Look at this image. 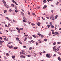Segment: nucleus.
<instances>
[{
    "label": "nucleus",
    "instance_id": "8fccbe9b",
    "mask_svg": "<svg viewBox=\"0 0 61 61\" xmlns=\"http://www.w3.org/2000/svg\"><path fill=\"white\" fill-rule=\"evenodd\" d=\"M39 43H41V41H40V40H39Z\"/></svg>",
    "mask_w": 61,
    "mask_h": 61
},
{
    "label": "nucleus",
    "instance_id": "7ed1b4c3",
    "mask_svg": "<svg viewBox=\"0 0 61 61\" xmlns=\"http://www.w3.org/2000/svg\"><path fill=\"white\" fill-rule=\"evenodd\" d=\"M2 2L4 3V4L5 5H5L6 4V2L5 0H3Z\"/></svg>",
    "mask_w": 61,
    "mask_h": 61
},
{
    "label": "nucleus",
    "instance_id": "393cba45",
    "mask_svg": "<svg viewBox=\"0 0 61 61\" xmlns=\"http://www.w3.org/2000/svg\"><path fill=\"white\" fill-rule=\"evenodd\" d=\"M32 49V47H30L29 48V50H31Z\"/></svg>",
    "mask_w": 61,
    "mask_h": 61
},
{
    "label": "nucleus",
    "instance_id": "aec40b11",
    "mask_svg": "<svg viewBox=\"0 0 61 61\" xmlns=\"http://www.w3.org/2000/svg\"><path fill=\"white\" fill-rule=\"evenodd\" d=\"M11 6H12L13 7H14V5L13 4H11Z\"/></svg>",
    "mask_w": 61,
    "mask_h": 61
},
{
    "label": "nucleus",
    "instance_id": "6e6d98bb",
    "mask_svg": "<svg viewBox=\"0 0 61 61\" xmlns=\"http://www.w3.org/2000/svg\"><path fill=\"white\" fill-rule=\"evenodd\" d=\"M5 18H6V19H9V18L8 17H5Z\"/></svg>",
    "mask_w": 61,
    "mask_h": 61
},
{
    "label": "nucleus",
    "instance_id": "58836bf2",
    "mask_svg": "<svg viewBox=\"0 0 61 61\" xmlns=\"http://www.w3.org/2000/svg\"><path fill=\"white\" fill-rule=\"evenodd\" d=\"M47 26H48V28H49V27H50V25H48Z\"/></svg>",
    "mask_w": 61,
    "mask_h": 61
},
{
    "label": "nucleus",
    "instance_id": "6ab92c4d",
    "mask_svg": "<svg viewBox=\"0 0 61 61\" xmlns=\"http://www.w3.org/2000/svg\"><path fill=\"white\" fill-rule=\"evenodd\" d=\"M47 39H44V41H45V42H46V41H47Z\"/></svg>",
    "mask_w": 61,
    "mask_h": 61
},
{
    "label": "nucleus",
    "instance_id": "052dcab7",
    "mask_svg": "<svg viewBox=\"0 0 61 61\" xmlns=\"http://www.w3.org/2000/svg\"><path fill=\"white\" fill-rule=\"evenodd\" d=\"M49 1H51V2H52V1H53V0H49Z\"/></svg>",
    "mask_w": 61,
    "mask_h": 61
},
{
    "label": "nucleus",
    "instance_id": "4d7b16f0",
    "mask_svg": "<svg viewBox=\"0 0 61 61\" xmlns=\"http://www.w3.org/2000/svg\"><path fill=\"white\" fill-rule=\"evenodd\" d=\"M56 50L57 51H58V50H59V49H58V48H57L56 49Z\"/></svg>",
    "mask_w": 61,
    "mask_h": 61
},
{
    "label": "nucleus",
    "instance_id": "1a4fd4ad",
    "mask_svg": "<svg viewBox=\"0 0 61 61\" xmlns=\"http://www.w3.org/2000/svg\"><path fill=\"white\" fill-rule=\"evenodd\" d=\"M31 25H33V26H34V25H35V24L33 23H31Z\"/></svg>",
    "mask_w": 61,
    "mask_h": 61
},
{
    "label": "nucleus",
    "instance_id": "f704fd0d",
    "mask_svg": "<svg viewBox=\"0 0 61 61\" xmlns=\"http://www.w3.org/2000/svg\"><path fill=\"white\" fill-rule=\"evenodd\" d=\"M8 26H10L11 25L9 24H8Z\"/></svg>",
    "mask_w": 61,
    "mask_h": 61
},
{
    "label": "nucleus",
    "instance_id": "e2e57ef3",
    "mask_svg": "<svg viewBox=\"0 0 61 61\" xmlns=\"http://www.w3.org/2000/svg\"><path fill=\"white\" fill-rule=\"evenodd\" d=\"M8 47L9 48H10V49L11 48V46H8Z\"/></svg>",
    "mask_w": 61,
    "mask_h": 61
},
{
    "label": "nucleus",
    "instance_id": "774afa93",
    "mask_svg": "<svg viewBox=\"0 0 61 61\" xmlns=\"http://www.w3.org/2000/svg\"><path fill=\"white\" fill-rule=\"evenodd\" d=\"M61 30V28H60V29H59V30Z\"/></svg>",
    "mask_w": 61,
    "mask_h": 61
},
{
    "label": "nucleus",
    "instance_id": "a18cd8bd",
    "mask_svg": "<svg viewBox=\"0 0 61 61\" xmlns=\"http://www.w3.org/2000/svg\"><path fill=\"white\" fill-rule=\"evenodd\" d=\"M56 56V55L55 54L53 56V57H54V56Z\"/></svg>",
    "mask_w": 61,
    "mask_h": 61
},
{
    "label": "nucleus",
    "instance_id": "b1692460",
    "mask_svg": "<svg viewBox=\"0 0 61 61\" xmlns=\"http://www.w3.org/2000/svg\"><path fill=\"white\" fill-rule=\"evenodd\" d=\"M32 15H35V16H36V14H35V13H32Z\"/></svg>",
    "mask_w": 61,
    "mask_h": 61
},
{
    "label": "nucleus",
    "instance_id": "412c9836",
    "mask_svg": "<svg viewBox=\"0 0 61 61\" xmlns=\"http://www.w3.org/2000/svg\"><path fill=\"white\" fill-rule=\"evenodd\" d=\"M16 29L18 30L19 31H20V29H19V28H16Z\"/></svg>",
    "mask_w": 61,
    "mask_h": 61
},
{
    "label": "nucleus",
    "instance_id": "20e7f679",
    "mask_svg": "<svg viewBox=\"0 0 61 61\" xmlns=\"http://www.w3.org/2000/svg\"><path fill=\"white\" fill-rule=\"evenodd\" d=\"M0 45L1 46H3V44H2V41L0 40Z\"/></svg>",
    "mask_w": 61,
    "mask_h": 61
},
{
    "label": "nucleus",
    "instance_id": "6e6552de",
    "mask_svg": "<svg viewBox=\"0 0 61 61\" xmlns=\"http://www.w3.org/2000/svg\"><path fill=\"white\" fill-rule=\"evenodd\" d=\"M58 59L59 61H60V60H61V59H60V57H58Z\"/></svg>",
    "mask_w": 61,
    "mask_h": 61
},
{
    "label": "nucleus",
    "instance_id": "39448f33",
    "mask_svg": "<svg viewBox=\"0 0 61 61\" xmlns=\"http://www.w3.org/2000/svg\"><path fill=\"white\" fill-rule=\"evenodd\" d=\"M20 57H21V58H25V56L24 55H21L20 56Z\"/></svg>",
    "mask_w": 61,
    "mask_h": 61
},
{
    "label": "nucleus",
    "instance_id": "2eb2a0df",
    "mask_svg": "<svg viewBox=\"0 0 61 61\" xmlns=\"http://www.w3.org/2000/svg\"><path fill=\"white\" fill-rule=\"evenodd\" d=\"M18 48V47H14V49H17Z\"/></svg>",
    "mask_w": 61,
    "mask_h": 61
},
{
    "label": "nucleus",
    "instance_id": "dca6fc26",
    "mask_svg": "<svg viewBox=\"0 0 61 61\" xmlns=\"http://www.w3.org/2000/svg\"><path fill=\"white\" fill-rule=\"evenodd\" d=\"M32 36L34 37V38H36V37L35 36V35H32Z\"/></svg>",
    "mask_w": 61,
    "mask_h": 61
},
{
    "label": "nucleus",
    "instance_id": "72a5a7b5",
    "mask_svg": "<svg viewBox=\"0 0 61 61\" xmlns=\"http://www.w3.org/2000/svg\"><path fill=\"white\" fill-rule=\"evenodd\" d=\"M42 52H40V55H42Z\"/></svg>",
    "mask_w": 61,
    "mask_h": 61
},
{
    "label": "nucleus",
    "instance_id": "5701e85b",
    "mask_svg": "<svg viewBox=\"0 0 61 61\" xmlns=\"http://www.w3.org/2000/svg\"><path fill=\"white\" fill-rule=\"evenodd\" d=\"M16 40H18L19 39V38L17 37L16 38Z\"/></svg>",
    "mask_w": 61,
    "mask_h": 61
},
{
    "label": "nucleus",
    "instance_id": "13d9d810",
    "mask_svg": "<svg viewBox=\"0 0 61 61\" xmlns=\"http://www.w3.org/2000/svg\"><path fill=\"white\" fill-rule=\"evenodd\" d=\"M0 15H1V16H3V17L4 16V15H2V14H0Z\"/></svg>",
    "mask_w": 61,
    "mask_h": 61
},
{
    "label": "nucleus",
    "instance_id": "f8f14e48",
    "mask_svg": "<svg viewBox=\"0 0 61 61\" xmlns=\"http://www.w3.org/2000/svg\"><path fill=\"white\" fill-rule=\"evenodd\" d=\"M27 56L28 57H31V55H27Z\"/></svg>",
    "mask_w": 61,
    "mask_h": 61
},
{
    "label": "nucleus",
    "instance_id": "c85d7f7f",
    "mask_svg": "<svg viewBox=\"0 0 61 61\" xmlns=\"http://www.w3.org/2000/svg\"><path fill=\"white\" fill-rule=\"evenodd\" d=\"M31 42H32V43H34L35 42V41H34L33 40H32L31 41Z\"/></svg>",
    "mask_w": 61,
    "mask_h": 61
},
{
    "label": "nucleus",
    "instance_id": "a211bd4d",
    "mask_svg": "<svg viewBox=\"0 0 61 61\" xmlns=\"http://www.w3.org/2000/svg\"><path fill=\"white\" fill-rule=\"evenodd\" d=\"M58 17V15H56L55 17V19H57V17Z\"/></svg>",
    "mask_w": 61,
    "mask_h": 61
},
{
    "label": "nucleus",
    "instance_id": "bf43d9fd",
    "mask_svg": "<svg viewBox=\"0 0 61 61\" xmlns=\"http://www.w3.org/2000/svg\"><path fill=\"white\" fill-rule=\"evenodd\" d=\"M12 31H14V30H11V32H12Z\"/></svg>",
    "mask_w": 61,
    "mask_h": 61
},
{
    "label": "nucleus",
    "instance_id": "a19ab883",
    "mask_svg": "<svg viewBox=\"0 0 61 61\" xmlns=\"http://www.w3.org/2000/svg\"><path fill=\"white\" fill-rule=\"evenodd\" d=\"M4 12H5V13H6V12H7V11H6V10H4Z\"/></svg>",
    "mask_w": 61,
    "mask_h": 61
},
{
    "label": "nucleus",
    "instance_id": "79ce46f5",
    "mask_svg": "<svg viewBox=\"0 0 61 61\" xmlns=\"http://www.w3.org/2000/svg\"><path fill=\"white\" fill-rule=\"evenodd\" d=\"M18 33H20V32H21V31L20 30H18Z\"/></svg>",
    "mask_w": 61,
    "mask_h": 61
},
{
    "label": "nucleus",
    "instance_id": "37998d69",
    "mask_svg": "<svg viewBox=\"0 0 61 61\" xmlns=\"http://www.w3.org/2000/svg\"><path fill=\"white\" fill-rule=\"evenodd\" d=\"M52 20H53V21H54V17H52Z\"/></svg>",
    "mask_w": 61,
    "mask_h": 61
},
{
    "label": "nucleus",
    "instance_id": "bb28decb",
    "mask_svg": "<svg viewBox=\"0 0 61 61\" xmlns=\"http://www.w3.org/2000/svg\"><path fill=\"white\" fill-rule=\"evenodd\" d=\"M51 28H55V27H54V26L53 25L51 26Z\"/></svg>",
    "mask_w": 61,
    "mask_h": 61
},
{
    "label": "nucleus",
    "instance_id": "f257e3e1",
    "mask_svg": "<svg viewBox=\"0 0 61 61\" xmlns=\"http://www.w3.org/2000/svg\"><path fill=\"white\" fill-rule=\"evenodd\" d=\"M50 54H47L46 55V56H47V57L48 58H50L51 57V56H50Z\"/></svg>",
    "mask_w": 61,
    "mask_h": 61
},
{
    "label": "nucleus",
    "instance_id": "5fc2aeb1",
    "mask_svg": "<svg viewBox=\"0 0 61 61\" xmlns=\"http://www.w3.org/2000/svg\"><path fill=\"white\" fill-rule=\"evenodd\" d=\"M25 36H28V35H25Z\"/></svg>",
    "mask_w": 61,
    "mask_h": 61
},
{
    "label": "nucleus",
    "instance_id": "9d476101",
    "mask_svg": "<svg viewBox=\"0 0 61 61\" xmlns=\"http://www.w3.org/2000/svg\"><path fill=\"white\" fill-rule=\"evenodd\" d=\"M6 55L7 56H9V54L8 53H6Z\"/></svg>",
    "mask_w": 61,
    "mask_h": 61
},
{
    "label": "nucleus",
    "instance_id": "0eeeda50",
    "mask_svg": "<svg viewBox=\"0 0 61 61\" xmlns=\"http://www.w3.org/2000/svg\"><path fill=\"white\" fill-rule=\"evenodd\" d=\"M47 7V5H44L43 7V8H46Z\"/></svg>",
    "mask_w": 61,
    "mask_h": 61
},
{
    "label": "nucleus",
    "instance_id": "4c0bfd02",
    "mask_svg": "<svg viewBox=\"0 0 61 61\" xmlns=\"http://www.w3.org/2000/svg\"><path fill=\"white\" fill-rule=\"evenodd\" d=\"M12 58L13 59H14V58H15V56H13L12 57Z\"/></svg>",
    "mask_w": 61,
    "mask_h": 61
},
{
    "label": "nucleus",
    "instance_id": "9b49d317",
    "mask_svg": "<svg viewBox=\"0 0 61 61\" xmlns=\"http://www.w3.org/2000/svg\"><path fill=\"white\" fill-rule=\"evenodd\" d=\"M9 11L11 13H12V12H13V11H12V10L11 9H10V10H9Z\"/></svg>",
    "mask_w": 61,
    "mask_h": 61
},
{
    "label": "nucleus",
    "instance_id": "603ef678",
    "mask_svg": "<svg viewBox=\"0 0 61 61\" xmlns=\"http://www.w3.org/2000/svg\"><path fill=\"white\" fill-rule=\"evenodd\" d=\"M22 55H25V53H24V52H22Z\"/></svg>",
    "mask_w": 61,
    "mask_h": 61
},
{
    "label": "nucleus",
    "instance_id": "0e129e2a",
    "mask_svg": "<svg viewBox=\"0 0 61 61\" xmlns=\"http://www.w3.org/2000/svg\"><path fill=\"white\" fill-rule=\"evenodd\" d=\"M48 16H49V15H47L46 16V17H48Z\"/></svg>",
    "mask_w": 61,
    "mask_h": 61
},
{
    "label": "nucleus",
    "instance_id": "c03bdc74",
    "mask_svg": "<svg viewBox=\"0 0 61 61\" xmlns=\"http://www.w3.org/2000/svg\"><path fill=\"white\" fill-rule=\"evenodd\" d=\"M24 48H26V46H23Z\"/></svg>",
    "mask_w": 61,
    "mask_h": 61
},
{
    "label": "nucleus",
    "instance_id": "7c9ffc66",
    "mask_svg": "<svg viewBox=\"0 0 61 61\" xmlns=\"http://www.w3.org/2000/svg\"><path fill=\"white\" fill-rule=\"evenodd\" d=\"M36 46H37L38 45V42H36Z\"/></svg>",
    "mask_w": 61,
    "mask_h": 61
},
{
    "label": "nucleus",
    "instance_id": "cd10ccee",
    "mask_svg": "<svg viewBox=\"0 0 61 61\" xmlns=\"http://www.w3.org/2000/svg\"><path fill=\"white\" fill-rule=\"evenodd\" d=\"M15 4L16 5H18V4L16 2H15Z\"/></svg>",
    "mask_w": 61,
    "mask_h": 61
},
{
    "label": "nucleus",
    "instance_id": "423d86ee",
    "mask_svg": "<svg viewBox=\"0 0 61 61\" xmlns=\"http://www.w3.org/2000/svg\"><path fill=\"white\" fill-rule=\"evenodd\" d=\"M43 3H46V0H43Z\"/></svg>",
    "mask_w": 61,
    "mask_h": 61
},
{
    "label": "nucleus",
    "instance_id": "ea45409f",
    "mask_svg": "<svg viewBox=\"0 0 61 61\" xmlns=\"http://www.w3.org/2000/svg\"><path fill=\"white\" fill-rule=\"evenodd\" d=\"M52 33L53 34H54V33H55V32H54V31H52Z\"/></svg>",
    "mask_w": 61,
    "mask_h": 61
},
{
    "label": "nucleus",
    "instance_id": "f3484780",
    "mask_svg": "<svg viewBox=\"0 0 61 61\" xmlns=\"http://www.w3.org/2000/svg\"><path fill=\"white\" fill-rule=\"evenodd\" d=\"M41 38H43V37H44V36L43 35H41Z\"/></svg>",
    "mask_w": 61,
    "mask_h": 61
},
{
    "label": "nucleus",
    "instance_id": "338daca9",
    "mask_svg": "<svg viewBox=\"0 0 61 61\" xmlns=\"http://www.w3.org/2000/svg\"><path fill=\"white\" fill-rule=\"evenodd\" d=\"M54 52H57V51L56 50H54Z\"/></svg>",
    "mask_w": 61,
    "mask_h": 61
},
{
    "label": "nucleus",
    "instance_id": "680f3d73",
    "mask_svg": "<svg viewBox=\"0 0 61 61\" xmlns=\"http://www.w3.org/2000/svg\"><path fill=\"white\" fill-rule=\"evenodd\" d=\"M56 35H58V33L57 32H56Z\"/></svg>",
    "mask_w": 61,
    "mask_h": 61
},
{
    "label": "nucleus",
    "instance_id": "f03ea898",
    "mask_svg": "<svg viewBox=\"0 0 61 61\" xmlns=\"http://www.w3.org/2000/svg\"><path fill=\"white\" fill-rule=\"evenodd\" d=\"M37 25H38V26H39L40 25V23L38 22L37 23Z\"/></svg>",
    "mask_w": 61,
    "mask_h": 61
},
{
    "label": "nucleus",
    "instance_id": "e433bc0d",
    "mask_svg": "<svg viewBox=\"0 0 61 61\" xmlns=\"http://www.w3.org/2000/svg\"><path fill=\"white\" fill-rule=\"evenodd\" d=\"M28 42H29V43H30V44H32V42H31V41H28Z\"/></svg>",
    "mask_w": 61,
    "mask_h": 61
},
{
    "label": "nucleus",
    "instance_id": "09e8293b",
    "mask_svg": "<svg viewBox=\"0 0 61 61\" xmlns=\"http://www.w3.org/2000/svg\"><path fill=\"white\" fill-rule=\"evenodd\" d=\"M5 26L6 27H7V26H7V25L6 24L5 25Z\"/></svg>",
    "mask_w": 61,
    "mask_h": 61
},
{
    "label": "nucleus",
    "instance_id": "4be33fe9",
    "mask_svg": "<svg viewBox=\"0 0 61 61\" xmlns=\"http://www.w3.org/2000/svg\"><path fill=\"white\" fill-rule=\"evenodd\" d=\"M58 4H59V2L57 1L56 3V5H58Z\"/></svg>",
    "mask_w": 61,
    "mask_h": 61
},
{
    "label": "nucleus",
    "instance_id": "a878e982",
    "mask_svg": "<svg viewBox=\"0 0 61 61\" xmlns=\"http://www.w3.org/2000/svg\"><path fill=\"white\" fill-rule=\"evenodd\" d=\"M20 31L21 30H23V28H20Z\"/></svg>",
    "mask_w": 61,
    "mask_h": 61
},
{
    "label": "nucleus",
    "instance_id": "473e14b6",
    "mask_svg": "<svg viewBox=\"0 0 61 61\" xmlns=\"http://www.w3.org/2000/svg\"><path fill=\"white\" fill-rule=\"evenodd\" d=\"M21 13L22 14V15H24V13L23 12H21Z\"/></svg>",
    "mask_w": 61,
    "mask_h": 61
},
{
    "label": "nucleus",
    "instance_id": "4468645a",
    "mask_svg": "<svg viewBox=\"0 0 61 61\" xmlns=\"http://www.w3.org/2000/svg\"><path fill=\"white\" fill-rule=\"evenodd\" d=\"M53 17V15H51L50 17V19H52V17Z\"/></svg>",
    "mask_w": 61,
    "mask_h": 61
},
{
    "label": "nucleus",
    "instance_id": "c9c22d12",
    "mask_svg": "<svg viewBox=\"0 0 61 61\" xmlns=\"http://www.w3.org/2000/svg\"><path fill=\"white\" fill-rule=\"evenodd\" d=\"M24 26H26V24H24Z\"/></svg>",
    "mask_w": 61,
    "mask_h": 61
},
{
    "label": "nucleus",
    "instance_id": "de8ad7c7",
    "mask_svg": "<svg viewBox=\"0 0 61 61\" xmlns=\"http://www.w3.org/2000/svg\"><path fill=\"white\" fill-rule=\"evenodd\" d=\"M38 35H39V36H41V34L40 33H38Z\"/></svg>",
    "mask_w": 61,
    "mask_h": 61
},
{
    "label": "nucleus",
    "instance_id": "864d4df0",
    "mask_svg": "<svg viewBox=\"0 0 61 61\" xmlns=\"http://www.w3.org/2000/svg\"><path fill=\"white\" fill-rule=\"evenodd\" d=\"M2 23L3 24H5V21L2 22Z\"/></svg>",
    "mask_w": 61,
    "mask_h": 61
},
{
    "label": "nucleus",
    "instance_id": "3c124183",
    "mask_svg": "<svg viewBox=\"0 0 61 61\" xmlns=\"http://www.w3.org/2000/svg\"><path fill=\"white\" fill-rule=\"evenodd\" d=\"M15 13H18V11L17 10H15Z\"/></svg>",
    "mask_w": 61,
    "mask_h": 61
},
{
    "label": "nucleus",
    "instance_id": "49530a36",
    "mask_svg": "<svg viewBox=\"0 0 61 61\" xmlns=\"http://www.w3.org/2000/svg\"><path fill=\"white\" fill-rule=\"evenodd\" d=\"M0 39L1 40H2V37H0Z\"/></svg>",
    "mask_w": 61,
    "mask_h": 61
},
{
    "label": "nucleus",
    "instance_id": "ddd939ff",
    "mask_svg": "<svg viewBox=\"0 0 61 61\" xmlns=\"http://www.w3.org/2000/svg\"><path fill=\"white\" fill-rule=\"evenodd\" d=\"M51 32H49V34L48 35L49 36H51Z\"/></svg>",
    "mask_w": 61,
    "mask_h": 61
},
{
    "label": "nucleus",
    "instance_id": "c756f323",
    "mask_svg": "<svg viewBox=\"0 0 61 61\" xmlns=\"http://www.w3.org/2000/svg\"><path fill=\"white\" fill-rule=\"evenodd\" d=\"M23 19L24 20H25L26 19V18H25V17H23Z\"/></svg>",
    "mask_w": 61,
    "mask_h": 61
},
{
    "label": "nucleus",
    "instance_id": "2f4dec72",
    "mask_svg": "<svg viewBox=\"0 0 61 61\" xmlns=\"http://www.w3.org/2000/svg\"><path fill=\"white\" fill-rule=\"evenodd\" d=\"M55 27H57V25H56V24L55 25Z\"/></svg>",
    "mask_w": 61,
    "mask_h": 61
},
{
    "label": "nucleus",
    "instance_id": "69168bd1",
    "mask_svg": "<svg viewBox=\"0 0 61 61\" xmlns=\"http://www.w3.org/2000/svg\"><path fill=\"white\" fill-rule=\"evenodd\" d=\"M58 54H59V55H61V53H60L58 52Z\"/></svg>",
    "mask_w": 61,
    "mask_h": 61
}]
</instances>
